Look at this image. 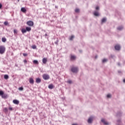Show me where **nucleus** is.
I'll return each instance as SVG.
<instances>
[{
    "instance_id": "1",
    "label": "nucleus",
    "mask_w": 125,
    "mask_h": 125,
    "mask_svg": "<svg viewBox=\"0 0 125 125\" xmlns=\"http://www.w3.org/2000/svg\"><path fill=\"white\" fill-rule=\"evenodd\" d=\"M71 72L74 74H77L79 72V68L78 67H73L71 69Z\"/></svg>"
},
{
    "instance_id": "2",
    "label": "nucleus",
    "mask_w": 125,
    "mask_h": 125,
    "mask_svg": "<svg viewBox=\"0 0 125 125\" xmlns=\"http://www.w3.org/2000/svg\"><path fill=\"white\" fill-rule=\"evenodd\" d=\"M5 52V47L4 46H0V54H3Z\"/></svg>"
},
{
    "instance_id": "3",
    "label": "nucleus",
    "mask_w": 125,
    "mask_h": 125,
    "mask_svg": "<svg viewBox=\"0 0 125 125\" xmlns=\"http://www.w3.org/2000/svg\"><path fill=\"white\" fill-rule=\"evenodd\" d=\"M43 79L45 81H47V80H49V75L48 74H43Z\"/></svg>"
},
{
    "instance_id": "4",
    "label": "nucleus",
    "mask_w": 125,
    "mask_h": 125,
    "mask_svg": "<svg viewBox=\"0 0 125 125\" xmlns=\"http://www.w3.org/2000/svg\"><path fill=\"white\" fill-rule=\"evenodd\" d=\"M87 122L88 124H92V122H93V116L90 117L88 119Z\"/></svg>"
},
{
    "instance_id": "5",
    "label": "nucleus",
    "mask_w": 125,
    "mask_h": 125,
    "mask_svg": "<svg viewBox=\"0 0 125 125\" xmlns=\"http://www.w3.org/2000/svg\"><path fill=\"white\" fill-rule=\"evenodd\" d=\"M26 24L28 25V26H34V22H33L32 21H29L26 22Z\"/></svg>"
},
{
    "instance_id": "6",
    "label": "nucleus",
    "mask_w": 125,
    "mask_h": 125,
    "mask_svg": "<svg viewBox=\"0 0 125 125\" xmlns=\"http://www.w3.org/2000/svg\"><path fill=\"white\" fill-rule=\"evenodd\" d=\"M102 123H103L104 125H109V123L107 121H105L104 119H102L101 120Z\"/></svg>"
},
{
    "instance_id": "7",
    "label": "nucleus",
    "mask_w": 125,
    "mask_h": 125,
    "mask_svg": "<svg viewBox=\"0 0 125 125\" xmlns=\"http://www.w3.org/2000/svg\"><path fill=\"white\" fill-rule=\"evenodd\" d=\"M93 15H94V16H96L97 17H98V16H99L100 14H99V12H98V11H95L93 12Z\"/></svg>"
},
{
    "instance_id": "8",
    "label": "nucleus",
    "mask_w": 125,
    "mask_h": 125,
    "mask_svg": "<svg viewBox=\"0 0 125 125\" xmlns=\"http://www.w3.org/2000/svg\"><path fill=\"white\" fill-rule=\"evenodd\" d=\"M115 49L116 50H120L121 49V46L120 45H116L115 46Z\"/></svg>"
},
{
    "instance_id": "9",
    "label": "nucleus",
    "mask_w": 125,
    "mask_h": 125,
    "mask_svg": "<svg viewBox=\"0 0 125 125\" xmlns=\"http://www.w3.org/2000/svg\"><path fill=\"white\" fill-rule=\"evenodd\" d=\"M42 62L43 64H46V62H47V59L45 58H43L42 60Z\"/></svg>"
},
{
    "instance_id": "10",
    "label": "nucleus",
    "mask_w": 125,
    "mask_h": 125,
    "mask_svg": "<svg viewBox=\"0 0 125 125\" xmlns=\"http://www.w3.org/2000/svg\"><path fill=\"white\" fill-rule=\"evenodd\" d=\"M41 82H42V80H41V78H36V83H40Z\"/></svg>"
},
{
    "instance_id": "11",
    "label": "nucleus",
    "mask_w": 125,
    "mask_h": 125,
    "mask_svg": "<svg viewBox=\"0 0 125 125\" xmlns=\"http://www.w3.org/2000/svg\"><path fill=\"white\" fill-rule=\"evenodd\" d=\"M13 103H14V104H16L17 105H18V104H19V101L17 100H14L13 101Z\"/></svg>"
},
{
    "instance_id": "12",
    "label": "nucleus",
    "mask_w": 125,
    "mask_h": 125,
    "mask_svg": "<svg viewBox=\"0 0 125 125\" xmlns=\"http://www.w3.org/2000/svg\"><path fill=\"white\" fill-rule=\"evenodd\" d=\"M21 12H23V13H25V12L27 11V10H26V8L24 7H22L21 9Z\"/></svg>"
},
{
    "instance_id": "13",
    "label": "nucleus",
    "mask_w": 125,
    "mask_h": 125,
    "mask_svg": "<svg viewBox=\"0 0 125 125\" xmlns=\"http://www.w3.org/2000/svg\"><path fill=\"white\" fill-rule=\"evenodd\" d=\"M76 59V57L74 55H71L70 56V60H71L72 61L75 60Z\"/></svg>"
},
{
    "instance_id": "14",
    "label": "nucleus",
    "mask_w": 125,
    "mask_h": 125,
    "mask_svg": "<svg viewBox=\"0 0 125 125\" xmlns=\"http://www.w3.org/2000/svg\"><path fill=\"white\" fill-rule=\"evenodd\" d=\"M25 30L26 31V32H30V31H31V30H32V28H31V27H25Z\"/></svg>"
},
{
    "instance_id": "15",
    "label": "nucleus",
    "mask_w": 125,
    "mask_h": 125,
    "mask_svg": "<svg viewBox=\"0 0 125 125\" xmlns=\"http://www.w3.org/2000/svg\"><path fill=\"white\" fill-rule=\"evenodd\" d=\"M29 83H31L32 84H34V79L33 78H30L29 79Z\"/></svg>"
},
{
    "instance_id": "16",
    "label": "nucleus",
    "mask_w": 125,
    "mask_h": 125,
    "mask_svg": "<svg viewBox=\"0 0 125 125\" xmlns=\"http://www.w3.org/2000/svg\"><path fill=\"white\" fill-rule=\"evenodd\" d=\"M2 98H7V94H3V95L1 96Z\"/></svg>"
},
{
    "instance_id": "17",
    "label": "nucleus",
    "mask_w": 125,
    "mask_h": 125,
    "mask_svg": "<svg viewBox=\"0 0 125 125\" xmlns=\"http://www.w3.org/2000/svg\"><path fill=\"white\" fill-rule=\"evenodd\" d=\"M123 29H124V27L120 26H119L118 27H117V30H118V31H122V30H123Z\"/></svg>"
},
{
    "instance_id": "18",
    "label": "nucleus",
    "mask_w": 125,
    "mask_h": 125,
    "mask_svg": "<svg viewBox=\"0 0 125 125\" xmlns=\"http://www.w3.org/2000/svg\"><path fill=\"white\" fill-rule=\"evenodd\" d=\"M33 62L34 64H35V65H39V61H38L37 60H34Z\"/></svg>"
},
{
    "instance_id": "19",
    "label": "nucleus",
    "mask_w": 125,
    "mask_h": 125,
    "mask_svg": "<svg viewBox=\"0 0 125 125\" xmlns=\"http://www.w3.org/2000/svg\"><path fill=\"white\" fill-rule=\"evenodd\" d=\"M21 33H22V34H25V33H27V31L26 30V29H25V28H22L21 29Z\"/></svg>"
},
{
    "instance_id": "20",
    "label": "nucleus",
    "mask_w": 125,
    "mask_h": 125,
    "mask_svg": "<svg viewBox=\"0 0 125 125\" xmlns=\"http://www.w3.org/2000/svg\"><path fill=\"white\" fill-rule=\"evenodd\" d=\"M74 38H75V36H74V35H72L69 37V40L70 41H73V40H74Z\"/></svg>"
},
{
    "instance_id": "21",
    "label": "nucleus",
    "mask_w": 125,
    "mask_h": 125,
    "mask_svg": "<svg viewBox=\"0 0 125 125\" xmlns=\"http://www.w3.org/2000/svg\"><path fill=\"white\" fill-rule=\"evenodd\" d=\"M48 88L50 89H52L53 88V85L52 84H49L48 85Z\"/></svg>"
},
{
    "instance_id": "22",
    "label": "nucleus",
    "mask_w": 125,
    "mask_h": 125,
    "mask_svg": "<svg viewBox=\"0 0 125 125\" xmlns=\"http://www.w3.org/2000/svg\"><path fill=\"white\" fill-rule=\"evenodd\" d=\"M106 19L105 18H104L102 20V23H105V21H106Z\"/></svg>"
},
{
    "instance_id": "23",
    "label": "nucleus",
    "mask_w": 125,
    "mask_h": 125,
    "mask_svg": "<svg viewBox=\"0 0 125 125\" xmlns=\"http://www.w3.org/2000/svg\"><path fill=\"white\" fill-rule=\"evenodd\" d=\"M3 111L5 113H7V112H8V109H7V108L5 107V108H4Z\"/></svg>"
},
{
    "instance_id": "24",
    "label": "nucleus",
    "mask_w": 125,
    "mask_h": 125,
    "mask_svg": "<svg viewBox=\"0 0 125 125\" xmlns=\"http://www.w3.org/2000/svg\"><path fill=\"white\" fill-rule=\"evenodd\" d=\"M9 76L8 75H4V78L5 79V80H7V79H8Z\"/></svg>"
},
{
    "instance_id": "25",
    "label": "nucleus",
    "mask_w": 125,
    "mask_h": 125,
    "mask_svg": "<svg viewBox=\"0 0 125 125\" xmlns=\"http://www.w3.org/2000/svg\"><path fill=\"white\" fill-rule=\"evenodd\" d=\"M75 12L76 13H79V12H80V9L79 8H76L75 10Z\"/></svg>"
},
{
    "instance_id": "26",
    "label": "nucleus",
    "mask_w": 125,
    "mask_h": 125,
    "mask_svg": "<svg viewBox=\"0 0 125 125\" xmlns=\"http://www.w3.org/2000/svg\"><path fill=\"white\" fill-rule=\"evenodd\" d=\"M2 42H6V38H2Z\"/></svg>"
},
{
    "instance_id": "27",
    "label": "nucleus",
    "mask_w": 125,
    "mask_h": 125,
    "mask_svg": "<svg viewBox=\"0 0 125 125\" xmlns=\"http://www.w3.org/2000/svg\"><path fill=\"white\" fill-rule=\"evenodd\" d=\"M110 58H112V59H115L116 56H115L114 55H111Z\"/></svg>"
},
{
    "instance_id": "28",
    "label": "nucleus",
    "mask_w": 125,
    "mask_h": 125,
    "mask_svg": "<svg viewBox=\"0 0 125 125\" xmlns=\"http://www.w3.org/2000/svg\"><path fill=\"white\" fill-rule=\"evenodd\" d=\"M108 60L107 59H104L103 60L102 62L103 63H105V62H107Z\"/></svg>"
},
{
    "instance_id": "29",
    "label": "nucleus",
    "mask_w": 125,
    "mask_h": 125,
    "mask_svg": "<svg viewBox=\"0 0 125 125\" xmlns=\"http://www.w3.org/2000/svg\"><path fill=\"white\" fill-rule=\"evenodd\" d=\"M31 47L33 48V49H36V48H37V46L36 45H33Z\"/></svg>"
},
{
    "instance_id": "30",
    "label": "nucleus",
    "mask_w": 125,
    "mask_h": 125,
    "mask_svg": "<svg viewBox=\"0 0 125 125\" xmlns=\"http://www.w3.org/2000/svg\"><path fill=\"white\" fill-rule=\"evenodd\" d=\"M8 24V21H6L4 22V25H5V26H7Z\"/></svg>"
},
{
    "instance_id": "31",
    "label": "nucleus",
    "mask_w": 125,
    "mask_h": 125,
    "mask_svg": "<svg viewBox=\"0 0 125 125\" xmlns=\"http://www.w3.org/2000/svg\"><path fill=\"white\" fill-rule=\"evenodd\" d=\"M117 124L118 125H121V119H119L117 120Z\"/></svg>"
},
{
    "instance_id": "32",
    "label": "nucleus",
    "mask_w": 125,
    "mask_h": 125,
    "mask_svg": "<svg viewBox=\"0 0 125 125\" xmlns=\"http://www.w3.org/2000/svg\"><path fill=\"white\" fill-rule=\"evenodd\" d=\"M4 93H3V91H0V96H2Z\"/></svg>"
},
{
    "instance_id": "33",
    "label": "nucleus",
    "mask_w": 125,
    "mask_h": 125,
    "mask_svg": "<svg viewBox=\"0 0 125 125\" xmlns=\"http://www.w3.org/2000/svg\"><path fill=\"white\" fill-rule=\"evenodd\" d=\"M106 96L107 98H111V94H107Z\"/></svg>"
},
{
    "instance_id": "34",
    "label": "nucleus",
    "mask_w": 125,
    "mask_h": 125,
    "mask_svg": "<svg viewBox=\"0 0 125 125\" xmlns=\"http://www.w3.org/2000/svg\"><path fill=\"white\" fill-rule=\"evenodd\" d=\"M67 83H68L71 84V83H72V81H71V80H68Z\"/></svg>"
},
{
    "instance_id": "35",
    "label": "nucleus",
    "mask_w": 125,
    "mask_h": 125,
    "mask_svg": "<svg viewBox=\"0 0 125 125\" xmlns=\"http://www.w3.org/2000/svg\"><path fill=\"white\" fill-rule=\"evenodd\" d=\"M14 34H17V30L14 29Z\"/></svg>"
},
{
    "instance_id": "36",
    "label": "nucleus",
    "mask_w": 125,
    "mask_h": 125,
    "mask_svg": "<svg viewBox=\"0 0 125 125\" xmlns=\"http://www.w3.org/2000/svg\"><path fill=\"white\" fill-rule=\"evenodd\" d=\"M58 42H59L58 40H57V41L56 42H55V44H58Z\"/></svg>"
},
{
    "instance_id": "37",
    "label": "nucleus",
    "mask_w": 125,
    "mask_h": 125,
    "mask_svg": "<svg viewBox=\"0 0 125 125\" xmlns=\"http://www.w3.org/2000/svg\"><path fill=\"white\" fill-rule=\"evenodd\" d=\"M19 90H23V88L22 87H20L19 88Z\"/></svg>"
},
{
    "instance_id": "38",
    "label": "nucleus",
    "mask_w": 125,
    "mask_h": 125,
    "mask_svg": "<svg viewBox=\"0 0 125 125\" xmlns=\"http://www.w3.org/2000/svg\"><path fill=\"white\" fill-rule=\"evenodd\" d=\"M96 10H99V6H97L96 7Z\"/></svg>"
},
{
    "instance_id": "39",
    "label": "nucleus",
    "mask_w": 125,
    "mask_h": 125,
    "mask_svg": "<svg viewBox=\"0 0 125 125\" xmlns=\"http://www.w3.org/2000/svg\"><path fill=\"white\" fill-rule=\"evenodd\" d=\"M9 110H10V111H12V110H13V108H12V107H9Z\"/></svg>"
},
{
    "instance_id": "40",
    "label": "nucleus",
    "mask_w": 125,
    "mask_h": 125,
    "mask_svg": "<svg viewBox=\"0 0 125 125\" xmlns=\"http://www.w3.org/2000/svg\"><path fill=\"white\" fill-rule=\"evenodd\" d=\"M23 56H27V55H28V54H26V53H23Z\"/></svg>"
},
{
    "instance_id": "41",
    "label": "nucleus",
    "mask_w": 125,
    "mask_h": 125,
    "mask_svg": "<svg viewBox=\"0 0 125 125\" xmlns=\"http://www.w3.org/2000/svg\"><path fill=\"white\" fill-rule=\"evenodd\" d=\"M117 116H121V113L120 112H118L117 113Z\"/></svg>"
},
{
    "instance_id": "42",
    "label": "nucleus",
    "mask_w": 125,
    "mask_h": 125,
    "mask_svg": "<svg viewBox=\"0 0 125 125\" xmlns=\"http://www.w3.org/2000/svg\"><path fill=\"white\" fill-rule=\"evenodd\" d=\"M1 7H2V5L1 3H0V8H1Z\"/></svg>"
},
{
    "instance_id": "43",
    "label": "nucleus",
    "mask_w": 125,
    "mask_h": 125,
    "mask_svg": "<svg viewBox=\"0 0 125 125\" xmlns=\"http://www.w3.org/2000/svg\"><path fill=\"white\" fill-rule=\"evenodd\" d=\"M24 63H27V61L26 60H24L23 61Z\"/></svg>"
},
{
    "instance_id": "44",
    "label": "nucleus",
    "mask_w": 125,
    "mask_h": 125,
    "mask_svg": "<svg viewBox=\"0 0 125 125\" xmlns=\"http://www.w3.org/2000/svg\"><path fill=\"white\" fill-rule=\"evenodd\" d=\"M118 66H121V63H120V62H118Z\"/></svg>"
},
{
    "instance_id": "45",
    "label": "nucleus",
    "mask_w": 125,
    "mask_h": 125,
    "mask_svg": "<svg viewBox=\"0 0 125 125\" xmlns=\"http://www.w3.org/2000/svg\"><path fill=\"white\" fill-rule=\"evenodd\" d=\"M44 37H47V34H45V35H44Z\"/></svg>"
},
{
    "instance_id": "46",
    "label": "nucleus",
    "mask_w": 125,
    "mask_h": 125,
    "mask_svg": "<svg viewBox=\"0 0 125 125\" xmlns=\"http://www.w3.org/2000/svg\"><path fill=\"white\" fill-rule=\"evenodd\" d=\"M123 83H125V79H124V80H123Z\"/></svg>"
},
{
    "instance_id": "47",
    "label": "nucleus",
    "mask_w": 125,
    "mask_h": 125,
    "mask_svg": "<svg viewBox=\"0 0 125 125\" xmlns=\"http://www.w3.org/2000/svg\"><path fill=\"white\" fill-rule=\"evenodd\" d=\"M118 73H121V71H118Z\"/></svg>"
},
{
    "instance_id": "48",
    "label": "nucleus",
    "mask_w": 125,
    "mask_h": 125,
    "mask_svg": "<svg viewBox=\"0 0 125 125\" xmlns=\"http://www.w3.org/2000/svg\"><path fill=\"white\" fill-rule=\"evenodd\" d=\"M72 125H78V124H72Z\"/></svg>"
},
{
    "instance_id": "49",
    "label": "nucleus",
    "mask_w": 125,
    "mask_h": 125,
    "mask_svg": "<svg viewBox=\"0 0 125 125\" xmlns=\"http://www.w3.org/2000/svg\"><path fill=\"white\" fill-rule=\"evenodd\" d=\"M80 52H82V50H79Z\"/></svg>"
},
{
    "instance_id": "50",
    "label": "nucleus",
    "mask_w": 125,
    "mask_h": 125,
    "mask_svg": "<svg viewBox=\"0 0 125 125\" xmlns=\"http://www.w3.org/2000/svg\"><path fill=\"white\" fill-rule=\"evenodd\" d=\"M95 58H97V56H96Z\"/></svg>"
},
{
    "instance_id": "51",
    "label": "nucleus",
    "mask_w": 125,
    "mask_h": 125,
    "mask_svg": "<svg viewBox=\"0 0 125 125\" xmlns=\"http://www.w3.org/2000/svg\"><path fill=\"white\" fill-rule=\"evenodd\" d=\"M55 7H56V8H57V6H56Z\"/></svg>"
},
{
    "instance_id": "52",
    "label": "nucleus",
    "mask_w": 125,
    "mask_h": 125,
    "mask_svg": "<svg viewBox=\"0 0 125 125\" xmlns=\"http://www.w3.org/2000/svg\"><path fill=\"white\" fill-rule=\"evenodd\" d=\"M18 1H19V0H18Z\"/></svg>"
}]
</instances>
